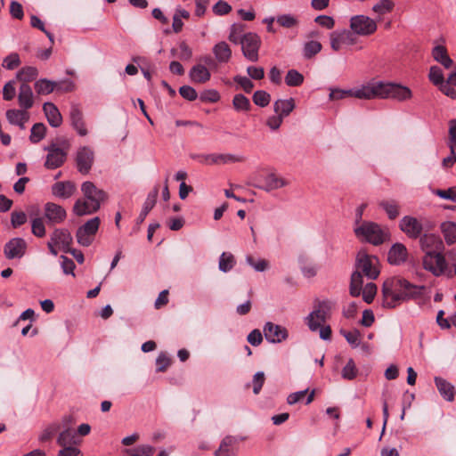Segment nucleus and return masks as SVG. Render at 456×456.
<instances>
[{
	"label": "nucleus",
	"mask_w": 456,
	"mask_h": 456,
	"mask_svg": "<svg viewBox=\"0 0 456 456\" xmlns=\"http://www.w3.org/2000/svg\"><path fill=\"white\" fill-rule=\"evenodd\" d=\"M383 306L395 308L403 301L429 299L427 294V287L414 285L405 279L391 278L383 283Z\"/></svg>",
	"instance_id": "nucleus-1"
},
{
	"label": "nucleus",
	"mask_w": 456,
	"mask_h": 456,
	"mask_svg": "<svg viewBox=\"0 0 456 456\" xmlns=\"http://www.w3.org/2000/svg\"><path fill=\"white\" fill-rule=\"evenodd\" d=\"M379 260L376 256L369 255L364 249H361L355 258L354 271L351 275L350 295L359 297L363 285V276L369 280H376L379 275L378 267Z\"/></svg>",
	"instance_id": "nucleus-2"
},
{
	"label": "nucleus",
	"mask_w": 456,
	"mask_h": 456,
	"mask_svg": "<svg viewBox=\"0 0 456 456\" xmlns=\"http://www.w3.org/2000/svg\"><path fill=\"white\" fill-rule=\"evenodd\" d=\"M368 94L371 99H394L399 102L412 97L411 90L403 85L383 81H370L368 83Z\"/></svg>",
	"instance_id": "nucleus-3"
},
{
	"label": "nucleus",
	"mask_w": 456,
	"mask_h": 456,
	"mask_svg": "<svg viewBox=\"0 0 456 456\" xmlns=\"http://www.w3.org/2000/svg\"><path fill=\"white\" fill-rule=\"evenodd\" d=\"M335 302L325 299L316 300L314 309L306 317V324L311 331H316L321 325L330 318L331 311L335 308Z\"/></svg>",
	"instance_id": "nucleus-4"
},
{
	"label": "nucleus",
	"mask_w": 456,
	"mask_h": 456,
	"mask_svg": "<svg viewBox=\"0 0 456 456\" xmlns=\"http://www.w3.org/2000/svg\"><path fill=\"white\" fill-rule=\"evenodd\" d=\"M69 142L66 139H61L59 143L53 142L45 150L48 151L45 166L48 169L60 167L67 159Z\"/></svg>",
	"instance_id": "nucleus-5"
},
{
	"label": "nucleus",
	"mask_w": 456,
	"mask_h": 456,
	"mask_svg": "<svg viewBox=\"0 0 456 456\" xmlns=\"http://www.w3.org/2000/svg\"><path fill=\"white\" fill-rule=\"evenodd\" d=\"M354 233L359 239L373 245L382 244L387 236L379 224L374 222L366 221L354 228Z\"/></svg>",
	"instance_id": "nucleus-6"
},
{
	"label": "nucleus",
	"mask_w": 456,
	"mask_h": 456,
	"mask_svg": "<svg viewBox=\"0 0 456 456\" xmlns=\"http://www.w3.org/2000/svg\"><path fill=\"white\" fill-rule=\"evenodd\" d=\"M422 266L436 277H440L448 271V263L444 252L422 256Z\"/></svg>",
	"instance_id": "nucleus-7"
},
{
	"label": "nucleus",
	"mask_w": 456,
	"mask_h": 456,
	"mask_svg": "<svg viewBox=\"0 0 456 456\" xmlns=\"http://www.w3.org/2000/svg\"><path fill=\"white\" fill-rule=\"evenodd\" d=\"M241 51L246 59L250 61H257L258 51L261 46L260 37L253 32H248L242 36Z\"/></svg>",
	"instance_id": "nucleus-8"
},
{
	"label": "nucleus",
	"mask_w": 456,
	"mask_h": 456,
	"mask_svg": "<svg viewBox=\"0 0 456 456\" xmlns=\"http://www.w3.org/2000/svg\"><path fill=\"white\" fill-rule=\"evenodd\" d=\"M350 29L354 35L367 37L377 30V24L368 16L355 15L350 19Z\"/></svg>",
	"instance_id": "nucleus-9"
},
{
	"label": "nucleus",
	"mask_w": 456,
	"mask_h": 456,
	"mask_svg": "<svg viewBox=\"0 0 456 456\" xmlns=\"http://www.w3.org/2000/svg\"><path fill=\"white\" fill-rule=\"evenodd\" d=\"M100 225V218L94 217L86 222L77 231V243L83 247H88L92 244L94 237L96 234Z\"/></svg>",
	"instance_id": "nucleus-10"
},
{
	"label": "nucleus",
	"mask_w": 456,
	"mask_h": 456,
	"mask_svg": "<svg viewBox=\"0 0 456 456\" xmlns=\"http://www.w3.org/2000/svg\"><path fill=\"white\" fill-rule=\"evenodd\" d=\"M347 97H355L357 99L370 100V94H368V83L362 85L361 87L348 90L338 88L330 89V93L329 95V98L331 101H338Z\"/></svg>",
	"instance_id": "nucleus-11"
},
{
	"label": "nucleus",
	"mask_w": 456,
	"mask_h": 456,
	"mask_svg": "<svg viewBox=\"0 0 456 456\" xmlns=\"http://www.w3.org/2000/svg\"><path fill=\"white\" fill-rule=\"evenodd\" d=\"M419 246L424 255H433L444 252V242L441 238L433 233H425L419 237Z\"/></svg>",
	"instance_id": "nucleus-12"
},
{
	"label": "nucleus",
	"mask_w": 456,
	"mask_h": 456,
	"mask_svg": "<svg viewBox=\"0 0 456 456\" xmlns=\"http://www.w3.org/2000/svg\"><path fill=\"white\" fill-rule=\"evenodd\" d=\"M81 191L84 197L93 203V210H99L101 203L105 200L106 193L98 189L92 182L86 181L82 183Z\"/></svg>",
	"instance_id": "nucleus-13"
},
{
	"label": "nucleus",
	"mask_w": 456,
	"mask_h": 456,
	"mask_svg": "<svg viewBox=\"0 0 456 456\" xmlns=\"http://www.w3.org/2000/svg\"><path fill=\"white\" fill-rule=\"evenodd\" d=\"M330 47L338 52L343 45H352L356 43L355 35L352 30H335L330 34Z\"/></svg>",
	"instance_id": "nucleus-14"
},
{
	"label": "nucleus",
	"mask_w": 456,
	"mask_h": 456,
	"mask_svg": "<svg viewBox=\"0 0 456 456\" xmlns=\"http://www.w3.org/2000/svg\"><path fill=\"white\" fill-rule=\"evenodd\" d=\"M94 160V152L88 146L80 147L76 155L77 170L82 174H88Z\"/></svg>",
	"instance_id": "nucleus-15"
},
{
	"label": "nucleus",
	"mask_w": 456,
	"mask_h": 456,
	"mask_svg": "<svg viewBox=\"0 0 456 456\" xmlns=\"http://www.w3.org/2000/svg\"><path fill=\"white\" fill-rule=\"evenodd\" d=\"M263 331L265 339L273 344L281 343L289 337V332L286 328L271 322L265 324Z\"/></svg>",
	"instance_id": "nucleus-16"
},
{
	"label": "nucleus",
	"mask_w": 456,
	"mask_h": 456,
	"mask_svg": "<svg viewBox=\"0 0 456 456\" xmlns=\"http://www.w3.org/2000/svg\"><path fill=\"white\" fill-rule=\"evenodd\" d=\"M399 227L411 239L419 238L423 231L422 224L417 218L410 216H405L401 219Z\"/></svg>",
	"instance_id": "nucleus-17"
},
{
	"label": "nucleus",
	"mask_w": 456,
	"mask_h": 456,
	"mask_svg": "<svg viewBox=\"0 0 456 456\" xmlns=\"http://www.w3.org/2000/svg\"><path fill=\"white\" fill-rule=\"evenodd\" d=\"M26 248L27 243L22 238H13L4 245V252L7 259L20 258Z\"/></svg>",
	"instance_id": "nucleus-18"
},
{
	"label": "nucleus",
	"mask_w": 456,
	"mask_h": 456,
	"mask_svg": "<svg viewBox=\"0 0 456 456\" xmlns=\"http://www.w3.org/2000/svg\"><path fill=\"white\" fill-rule=\"evenodd\" d=\"M239 438L232 436H226L223 438L217 450L214 452L215 456H237Z\"/></svg>",
	"instance_id": "nucleus-19"
},
{
	"label": "nucleus",
	"mask_w": 456,
	"mask_h": 456,
	"mask_svg": "<svg viewBox=\"0 0 456 456\" xmlns=\"http://www.w3.org/2000/svg\"><path fill=\"white\" fill-rule=\"evenodd\" d=\"M69 119L72 127L80 136H86L88 134L82 110L76 104H73L70 107Z\"/></svg>",
	"instance_id": "nucleus-20"
},
{
	"label": "nucleus",
	"mask_w": 456,
	"mask_h": 456,
	"mask_svg": "<svg viewBox=\"0 0 456 456\" xmlns=\"http://www.w3.org/2000/svg\"><path fill=\"white\" fill-rule=\"evenodd\" d=\"M45 216L49 223L56 224L62 223L66 218L67 214L61 206L53 202H48L45 206Z\"/></svg>",
	"instance_id": "nucleus-21"
},
{
	"label": "nucleus",
	"mask_w": 456,
	"mask_h": 456,
	"mask_svg": "<svg viewBox=\"0 0 456 456\" xmlns=\"http://www.w3.org/2000/svg\"><path fill=\"white\" fill-rule=\"evenodd\" d=\"M408 257V250L402 243H395L388 251L387 260L391 265H400Z\"/></svg>",
	"instance_id": "nucleus-22"
},
{
	"label": "nucleus",
	"mask_w": 456,
	"mask_h": 456,
	"mask_svg": "<svg viewBox=\"0 0 456 456\" xmlns=\"http://www.w3.org/2000/svg\"><path fill=\"white\" fill-rule=\"evenodd\" d=\"M50 239L64 252L69 251V246L72 243L73 239L67 229H55L51 234Z\"/></svg>",
	"instance_id": "nucleus-23"
},
{
	"label": "nucleus",
	"mask_w": 456,
	"mask_h": 456,
	"mask_svg": "<svg viewBox=\"0 0 456 456\" xmlns=\"http://www.w3.org/2000/svg\"><path fill=\"white\" fill-rule=\"evenodd\" d=\"M288 184L289 182L284 178L277 175L275 173H269L264 177V184L256 186L265 191H271L285 187Z\"/></svg>",
	"instance_id": "nucleus-24"
},
{
	"label": "nucleus",
	"mask_w": 456,
	"mask_h": 456,
	"mask_svg": "<svg viewBox=\"0 0 456 456\" xmlns=\"http://www.w3.org/2000/svg\"><path fill=\"white\" fill-rule=\"evenodd\" d=\"M19 105L23 110L32 108L34 104V94L28 84L22 83L19 88L18 94Z\"/></svg>",
	"instance_id": "nucleus-25"
},
{
	"label": "nucleus",
	"mask_w": 456,
	"mask_h": 456,
	"mask_svg": "<svg viewBox=\"0 0 456 456\" xmlns=\"http://www.w3.org/2000/svg\"><path fill=\"white\" fill-rule=\"evenodd\" d=\"M6 119L11 125L18 126L20 129H25V123L29 116L26 110H8L5 113Z\"/></svg>",
	"instance_id": "nucleus-26"
},
{
	"label": "nucleus",
	"mask_w": 456,
	"mask_h": 456,
	"mask_svg": "<svg viewBox=\"0 0 456 456\" xmlns=\"http://www.w3.org/2000/svg\"><path fill=\"white\" fill-rule=\"evenodd\" d=\"M435 384L439 394L444 400L448 402L454 400L455 388L452 383L441 377H436Z\"/></svg>",
	"instance_id": "nucleus-27"
},
{
	"label": "nucleus",
	"mask_w": 456,
	"mask_h": 456,
	"mask_svg": "<svg viewBox=\"0 0 456 456\" xmlns=\"http://www.w3.org/2000/svg\"><path fill=\"white\" fill-rule=\"evenodd\" d=\"M189 76L192 82L199 84H204L208 82L211 77V74L208 69L201 63L194 65L191 69Z\"/></svg>",
	"instance_id": "nucleus-28"
},
{
	"label": "nucleus",
	"mask_w": 456,
	"mask_h": 456,
	"mask_svg": "<svg viewBox=\"0 0 456 456\" xmlns=\"http://www.w3.org/2000/svg\"><path fill=\"white\" fill-rule=\"evenodd\" d=\"M76 185L70 181L58 182L52 186V192L54 196L68 199L75 191Z\"/></svg>",
	"instance_id": "nucleus-29"
},
{
	"label": "nucleus",
	"mask_w": 456,
	"mask_h": 456,
	"mask_svg": "<svg viewBox=\"0 0 456 456\" xmlns=\"http://www.w3.org/2000/svg\"><path fill=\"white\" fill-rule=\"evenodd\" d=\"M43 110L48 123L53 127H59L62 123V117L57 107L52 102L44 103Z\"/></svg>",
	"instance_id": "nucleus-30"
},
{
	"label": "nucleus",
	"mask_w": 456,
	"mask_h": 456,
	"mask_svg": "<svg viewBox=\"0 0 456 456\" xmlns=\"http://www.w3.org/2000/svg\"><path fill=\"white\" fill-rule=\"evenodd\" d=\"M216 60L220 63H226L231 60L232 50L228 44L221 41L216 44L212 49Z\"/></svg>",
	"instance_id": "nucleus-31"
},
{
	"label": "nucleus",
	"mask_w": 456,
	"mask_h": 456,
	"mask_svg": "<svg viewBox=\"0 0 456 456\" xmlns=\"http://www.w3.org/2000/svg\"><path fill=\"white\" fill-rule=\"evenodd\" d=\"M158 189H154L151 192L148 194L147 199L143 203L142 209L136 219L137 224H141L142 223H143L147 215L155 206L158 198Z\"/></svg>",
	"instance_id": "nucleus-32"
},
{
	"label": "nucleus",
	"mask_w": 456,
	"mask_h": 456,
	"mask_svg": "<svg viewBox=\"0 0 456 456\" xmlns=\"http://www.w3.org/2000/svg\"><path fill=\"white\" fill-rule=\"evenodd\" d=\"M434 60L443 65L445 69H450L453 65V61L448 55L447 50L444 45H436L432 50Z\"/></svg>",
	"instance_id": "nucleus-33"
},
{
	"label": "nucleus",
	"mask_w": 456,
	"mask_h": 456,
	"mask_svg": "<svg viewBox=\"0 0 456 456\" xmlns=\"http://www.w3.org/2000/svg\"><path fill=\"white\" fill-rule=\"evenodd\" d=\"M79 443L75 431L69 428L62 430L57 438V444L61 447L77 445Z\"/></svg>",
	"instance_id": "nucleus-34"
},
{
	"label": "nucleus",
	"mask_w": 456,
	"mask_h": 456,
	"mask_svg": "<svg viewBox=\"0 0 456 456\" xmlns=\"http://www.w3.org/2000/svg\"><path fill=\"white\" fill-rule=\"evenodd\" d=\"M295 103L292 98L287 100H277L273 103V110L276 114L281 115L285 118L290 114V112L294 110Z\"/></svg>",
	"instance_id": "nucleus-35"
},
{
	"label": "nucleus",
	"mask_w": 456,
	"mask_h": 456,
	"mask_svg": "<svg viewBox=\"0 0 456 456\" xmlns=\"http://www.w3.org/2000/svg\"><path fill=\"white\" fill-rule=\"evenodd\" d=\"M322 49V45L319 41L308 40L304 43L302 47V55L305 60L313 59Z\"/></svg>",
	"instance_id": "nucleus-36"
},
{
	"label": "nucleus",
	"mask_w": 456,
	"mask_h": 456,
	"mask_svg": "<svg viewBox=\"0 0 456 456\" xmlns=\"http://www.w3.org/2000/svg\"><path fill=\"white\" fill-rule=\"evenodd\" d=\"M379 207L382 208L391 220L395 219L400 214V205L395 200H384L379 202Z\"/></svg>",
	"instance_id": "nucleus-37"
},
{
	"label": "nucleus",
	"mask_w": 456,
	"mask_h": 456,
	"mask_svg": "<svg viewBox=\"0 0 456 456\" xmlns=\"http://www.w3.org/2000/svg\"><path fill=\"white\" fill-rule=\"evenodd\" d=\"M93 206V203L87 199H78L74 204L73 211L79 216L90 215L97 211L92 209Z\"/></svg>",
	"instance_id": "nucleus-38"
},
{
	"label": "nucleus",
	"mask_w": 456,
	"mask_h": 456,
	"mask_svg": "<svg viewBox=\"0 0 456 456\" xmlns=\"http://www.w3.org/2000/svg\"><path fill=\"white\" fill-rule=\"evenodd\" d=\"M441 231L444 234L445 242L448 245H452L456 242V223L454 222H444L441 224Z\"/></svg>",
	"instance_id": "nucleus-39"
},
{
	"label": "nucleus",
	"mask_w": 456,
	"mask_h": 456,
	"mask_svg": "<svg viewBox=\"0 0 456 456\" xmlns=\"http://www.w3.org/2000/svg\"><path fill=\"white\" fill-rule=\"evenodd\" d=\"M57 82L42 78L35 83V89L38 94H49L55 90Z\"/></svg>",
	"instance_id": "nucleus-40"
},
{
	"label": "nucleus",
	"mask_w": 456,
	"mask_h": 456,
	"mask_svg": "<svg viewBox=\"0 0 456 456\" xmlns=\"http://www.w3.org/2000/svg\"><path fill=\"white\" fill-rule=\"evenodd\" d=\"M213 165L225 164L229 162H242L244 161L243 156L233 154H212Z\"/></svg>",
	"instance_id": "nucleus-41"
},
{
	"label": "nucleus",
	"mask_w": 456,
	"mask_h": 456,
	"mask_svg": "<svg viewBox=\"0 0 456 456\" xmlns=\"http://www.w3.org/2000/svg\"><path fill=\"white\" fill-rule=\"evenodd\" d=\"M155 448L149 444H141L132 449H126L125 453L128 456H152Z\"/></svg>",
	"instance_id": "nucleus-42"
},
{
	"label": "nucleus",
	"mask_w": 456,
	"mask_h": 456,
	"mask_svg": "<svg viewBox=\"0 0 456 456\" xmlns=\"http://www.w3.org/2000/svg\"><path fill=\"white\" fill-rule=\"evenodd\" d=\"M38 75V70L35 67H25L22 68L16 75V78L18 80L22 81V83L28 84L29 81L35 79Z\"/></svg>",
	"instance_id": "nucleus-43"
},
{
	"label": "nucleus",
	"mask_w": 456,
	"mask_h": 456,
	"mask_svg": "<svg viewBox=\"0 0 456 456\" xmlns=\"http://www.w3.org/2000/svg\"><path fill=\"white\" fill-rule=\"evenodd\" d=\"M244 28H245V26L243 24H240V23L232 24L230 28V33L228 36V39L235 45L240 44L242 41V36L244 35V34H242L244 31Z\"/></svg>",
	"instance_id": "nucleus-44"
},
{
	"label": "nucleus",
	"mask_w": 456,
	"mask_h": 456,
	"mask_svg": "<svg viewBox=\"0 0 456 456\" xmlns=\"http://www.w3.org/2000/svg\"><path fill=\"white\" fill-rule=\"evenodd\" d=\"M46 126L43 123H36L31 128L29 140L33 143L39 142L45 136Z\"/></svg>",
	"instance_id": "nucleus-45"
},
{
	"label": "nucleus",
	"mask_w": 456,
	"mask_h": 456,
	"mask_svg": "<svg viewBox=\"0 0 456 456\" xmlns=\"http://www.w3.org/2000/svg\"><path fill=\"white\" fill-rule=\"evenodd\" d=\"M246 262L256 272H265L269 267V262L263 258L256 259L253 256L248 255Z\"/></svg>",
	"instance_id": "nucleus-46"
},
{
	"label": "nucleus",
	"mask_w": 456,
	"mask_h": 456,
	"mask_svg": "<svg viewBox=\"0 0 456 456\" xmlns=\"http://www.w3.org/2000/svg\"><path fill=\"white\" fill-rule=\"evenodd\" d=\"M232 105L237 111H248L251 107L249 100L241 94L233 97Z\"/></svg>",
	"instance_id": "nucleus-47"
},
{
	"label": "nucleus",
	"mask_w": 456,
	"mask_h": 456,
	"mask_svg": "<svg viewBox=\"0 0 456 456\" xmlns=\"http://www.w3.org/2000/svg\"><path fill=\"white\" fill-rule=\"evenodd\" d=\"M235 264L233 256L231 253H222L219 259V270L227 273L232 269Z\"/></svg>",
	"instance_id": "nucleus-48"
},
{
	"label": "nucleus",
	"mask_w": 456,
	"mask_h": 456,
	"mask_svg": "<svg viewBox=\"0 0 456 456\" xmlns=\"http://www.w3.org/2000/svg\"><path fill=\"white\" fill-rule=\"evenodd\" d=\"M304 82V76L296 69H289L285 77L289 86H298Z\"/></svg>",
	"instance_id": "nucleus-49"
},
{
	"label": "nucleus",
	"mask_w": 456,
	"mask_h": 456,
	"mask_svg": "<svg viewBox=\"0 0 456 456\" xmlns=\"http://www.w3.org/2000/svg\"><path fill=\"white\" fill-rule=\"evenodd\" d=\"M429 80L436 86L440 87L444 84V77L442 69L437 66H432L428 74Z\"/></svg>",
	"instance_id": "nucleus-50"
},
{
	"label": "nucleus",
	"mask_w": 456,
	"mask_h": 456,
	"mask_svg": "<svg viewBox=\"0 0 456 456\" xmlns=\"http://www.w3.org/2000/svg\"><path fill=\"white\" fill-rule=\"evenodd\" d=\"M340 334L346 338V340L353 346L357 347L360 345V331L354 330L346 331L344 330H340Z\"/></svg>",
	"instance_id": "nucleus-51"
},
{
	"label": "nucleus",
	"mask_w": 456,
	"mask_h": 456,
	"mask_svg": "<svg viewBox=\"0 0 456 456\" xmlns=\"http://www.w3.org/2000/svg\"><path fill=\"white\" fill-rule=\"evenodd\" d=\"M361 293H362L363 300L366 303L370 304L376 296L377 286L373 282H369L364 288L362 287Z\"/></svg>",
	"instance_id": "nucleus-52"
},
{
	"label": "nucleus",
	"mask_w": 456,
	"mask_h": 456,
	"mask_svg": "<svg viewBox=\"0 0 456 456\" xmlns=\"http://www.w3.org/2000/svg\"><path fill=\"white\" fill-rule=\"evenodd\" d=\"M271 95L263 90L256 91L253 94V102L256 105L265 107L269 104Z\"/></svg>",
	"instance_id": "nucleus-53"
},
{
	"label": "nucleus",
	"mask_w": 456,
	"mask_h": 456,
	"mask_svg": "<svg viewBox=\"0 0 456 456\" xmlns=\"http://www.w3.org/2000/svg\"><path fill=\"white\" fill-rule=\"evenodd\" d=\"M31 232L38 238H42L45 235V227L41 217H36L32 220Z\"/></svg>",
	"instance_id": "nucleus-54"
},
{
	"label": "nucleus",
	"mask_w": 456,
	"mask_h": 456,
	"mask_svg": "<svg viewBox=\"0 0 456 456\" xmlns=\"http://www.w3.org/2000/svg\"><path fill=\"white\" fill-rule=\"evenodd\" d=\"M357 369L353 359H349L346 366L342 370V377L346 379L352 380L356 377Z\"/></svg>",
	"instance_id": "nucleus-55"
},
{
	"label": "nucleus",
	"mask_w": 456,
	"mask_h": 456,
	"mask_svg": "<svg viewBox=\"0 0 456 456\" xmlns=\"http://www.w3.org/2000/svg\"><path fill=\"white\" fill-rule=\"evenodd\" d=\"M20 64L18 53H11L4 59L3 67L6 69H14Z\"/></svg>",
	"instance_id": "nucleus-56"
},
{
	"label": "nucleus",
	"mask_w": 456,
	"mask_h": 456,
	"mask_svg": "<svg viewBox=\"0 0 456 456\" xmlns=\"http://www.w3.org/2000/svg\"><path fill=\"white\" fill-rule=\"evenodd\" d=\"M277 22L284 28H293L297 24V20L290 14L279 15L276 19Z\"/></svg>",
	"instance_id": "nucleus-57"
},
{
	"label": "nucleus",
	"mask_w": 456,
	"mask_h": 456,
	"mask_svg": "<svg viewBox=\"0 0 456 456\" xmlns=\"http://www.w3.org/2000/svg\"><path fill=\"white\" fill-rule=\"evenodd\" d=\"M27 215L22 211H13L11 215V224L13 228H18L27 222Z\"/></svg>",
	"instance_id": "nucleus-58"
},
{
	"label": "nucleus",
	"mask_w": 456,
	"mask_h": 456,
	"mask_svg": "<svg viewBox=\"0 0 456 456\" xmlns=\"http://www.w3.org/2000/svg\"><path fill=\"white\" fill-rule=\"evenodd\" d=\"M200 99L204 102H216L220 99V95L216 90L208 89L200 94Z\"/></svg>",
	"instance_id": "nucleus-59"
},
{
	"label": "nucleus",
	"mask_w": 456,
	"mask_h": 456,
	"mask_svg": "<svg viewBox=\"0 0 456 456\" xmlns=\"http://www.w3.org/2000/svg\"><path fill=\"white\" fill-rule=\"evenodd\" d=\"M16 93L15 81H8L3 88V98L5 101H11L14 98Z\"/></svg>",
	"instance_id": "nucleus-60"
},
{
	"label": "nucleus",
	"mask_w": 456,
	"mask_h": 456,
	"mask_svg": "<svg viewBox=\"0 0 456 456\" xmlns=\"http://www.w3.org/2000/svg\"><path fill=\"white\" fill-rule=\"evenodd\" d=\"M232 11V6L225 1H218L213 6V12L216 15H225L228 14Z\"/></svg>",
	"instance_id": "nucleus-61"
},
{
	"label": "nucleus",
	"mask_w": 456,
	"mask_h": 456,
	"mask_svg": "<svg viewBox=\"0 0 456 456\" xmlns=\"http://www.w3.org/2000/svg\"><path fill=\"white\" fill-rule=\"evenodd\" d=\"M179 94L183 98L188 101H194L198 97L196 90L190 86H183L179 88Z\"/></svg>",
	"instance_id": "nucleus-62"
},
{
	"label": "nucleus",
	"mask_w": 456,
	"mask_h": 456,
	"mask_svg": "<svg viewBox=\"0 0 456 456\" xmlns=\"http://www.w3.org/2000/svg\"><path fill=\"white\" fill-rule=\"evenodd\" d=\"M436 194L442 199L456 202V186L447 190H436Z\"/></svg>",
	"instance_id": "nucleus-63"
},
{
	"label": "nucleus",
	"mask_w": 456,
	"mask_h": 456,
	"mask_svg": "<svg viewBox=\"0 0 456 456\" xmlns=\"http://www.w3.org/2000/svg\"><path fill=\"white\" fill-rule=\"evenodd\" d=\"M449 148H456V119L449 121Z\"/></svg>",
	"instance_id": "nucleus-64"
}]
</instances>
